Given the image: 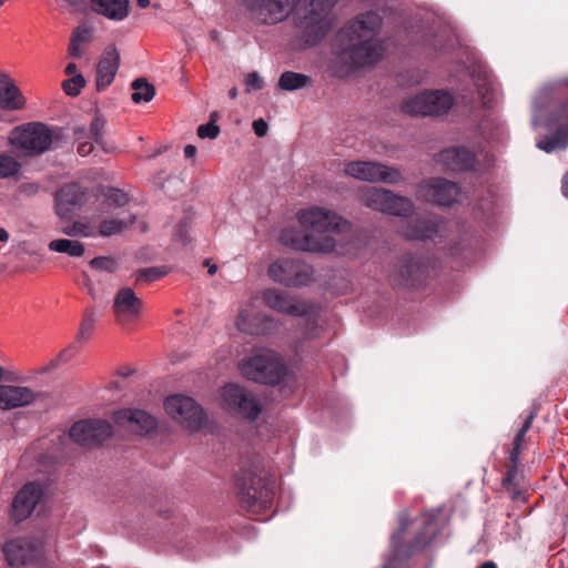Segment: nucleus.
Wrapping results in <instances>:
<instances>
[{"label": "nucleus", "mask_w": 568, "mask_h": 568, "mask_svg": "<svg viewBox=\"0 0 568 568\" xmlns=\"http://www.w3.org/2000/svg\"><path fill=\"white\" fill-rule=\"evenodd\" d=\"M337 0H311L307 6L302 0H245L253 19L273 24L283 21L295 12L298 27L306 43L315 44L329 28L328 10Z\"/></svg>", "instance_id": "1"}, {"label": "nucleus", "mask_w": 568, "mask_h": 568, "mask_svg": "<svg viewBox=\"0 0 568 568\" xmlns=\"http://www.w3.org/2000/svg\"><path fill=\"white\" fill-rule=\"evenodd\" d=\"M296 219L301 227L312 233L293 235L287 232L283 239L293 248L304 252L332 253L336 247L333 235L352 229V224L338 213L317 205L301 209Z\"/></svg>", "instance_id": "2"}, {"label": "nucleus", "mask_w": 568, "mask_h": 568, "mask_svg": "<svg viewBox=\"0 0 568 568\" xmlns=\"http://www.w3.org/2000/svg\"><path fill=\"white\" fill-rule=\"evenodd\" d=\"M382 24L375 12L358 16L338 33L342 44L336 54V63L347 69L365 67L377 62L384 52L377 38Z\"/></svg>", "instance_id": "3"}, {"label": "nucleus", "mask_w": 568, "mask_h": 568, "mask_svg": "<svg viewBox=\"0 0 568 568\" xmlns=\"http://www.w3.org/2000/svg\"><path fill=\"white\" fill-rule=\"evenodd\" d=\"M241 374L263 384H277L285 375L281 356L270 349H262L243 359L239 365Z\"/></svg>", "instance_id": "4"}, {"label": "nucleus", "mask_w": 568, "mask_h": 568, "mask_svg": "<svg viewBox=\"0 0 568 568\" xmlns=\"http://www.w3.org/2000/svg\"><path fill=\"white\" fill-rule=\"evenodd\" d=\"M52 142V131L42 123L17 126L8 135V144L22 156L41 154L50 149Z\"/></svg>", "instance_id": "5"}, {"label": "nucleus", "mask_w": 568, "mask_h": 568, "mask_svg": "<svg viewBox=\"0 0 568 568\" xmlns=\"http://www.w3.org/2000/svg\"><path fill=\"white\" fill-rule=\"evenodd\" d=\"M358 200L365 206L397 216H407L413 213V202L405 197L396 195L394 192L374 186L362 187L358 192Z\"/></svg>", "instance_id": "6"}, {"label": "nucleus", "mask_w": 568, "mask_h": 568, "mask_svg": "<svg viewBox=\"0 0 568 568\" xmlns=\"http://www.w3.org/2000/svg\"><path fill=\"white\" fill-rule=\"evenodd\" d=\"M343 172L347 176L371 183L397 184L403 181V175L398 169L375 161L346 162Z\"/></svg>", "instance_id": "7"}, {"label": "nucleus", "mask_w": 568, "mask_h": 568, "mask_svg": "<svg viewBox=\"0 0 568 568\" xmlns=\"http://www.w3.org/2000/svg\"><path fill=\"white\" fill-rule=\"evenodd\" d=\"M262 300L267 307L275 312L294 317L307 316L312 324L316 323V307L307 301L277 288L265 290L262 293Z\"/></svg>", "instance_id": "8"}, {"label": "nucleus", "mask_w": 568, "mask_h": 568, "mask_svg": "<svg viewBox=\"0 0 568 568\" xmlns=\"http://www.w3.org/2000/svg\"><path fill=\"white\" fill-rule=\"evenodd\" d=\"M221 406L233 415L255 419L261 407L255 397L237 384H226L220 390Z\"/></svg>", "instance_id": "9"}, {"label": "nucleus", "mask_w": 568, "mask_h": 568, "mask_svg": "<svg viewBox=\"0 0 568 568\" xmlns=\"http://www.w3.org/2000/svg\"><path fill=\"white\" fill-rule=\"evenodd\" d=\"M166 414L190 430L200 429L205 422V414L196 402L184 395H171L164 402Z\"/></svg>", "instance_id": "10"}, {"label": "nucleus", "mask_w": 568, "mask_h": 568, "mask_svg": "<svg viewBox=\"0 0 568 568\" xmlns=\"http://www.w3.org/2000/svg\"><path fill=\"white\" fill-rule=\"evenodd\" d=\"M268 276L276 283L290 287L304 286L312 280V268L294 258H280L267 270Z\"/></svg>", "instance_id": "11"}, {"label": "nucleus", "mask_w": 568, "mask_h": 568, "mask_svg": "<svg viewBox=\"0 0 568 568\" xmlns=\"http://www.w3.org/2000/svg\"><path fill=\"white\" fill-rule=\"evenodd\" d=\"M418 193L427 201L447 206L457 201L460 190L456 183L436 178L420 183Z\"/></svg>", "instance_id": "12"}, {"label": "nucleus", "mask_w": 568, "mask_h": 568, "mask_svg": "<svg viewBox=\"0 0 568 568\" xmlns=\"http://www.w3.org/2000/svg\"><path fill=\"white\" fill-rule=\"evenodd\" d=\"M114 423L136 435L148 434L156 428V419L145 410L123 408L113 414Z\"/></svg>", "instance_id": "13"}, {"label": "nucleus", "mask_w": 568, "mask_h": 568, "mask_svg": "<svg viewBox=\"0 0 568 568\" xmlns=\"http://www.w3.org/2000/svg\"><path fill=\"white\" fill-rule=\"evenodd\" d=\"M143 303L130 287H123L115 294L112 312L115 321L121 325H128L139 318Z\"/></svg>", "instance_id": "14"}, {"label": "nucleus", "mask_w": 568, "mask_h": 568, "mask_svg": "<svg viewBox=\"0 0 568 568\" xmlns=\"http://www.w3.org/2000/svg\"><path fill=\"white\" fill-rule=\"evenodd\" d=\"M43 486L39 483L26 484L17 494L12 503L14 520L27 519L34 510L43 496Z\"/></svg>", "instance_id": "15"}, {"label": "nucleus", "mask_w": 568, "mask_h": 568, "mask_svg": "<svg viewBox=\"0 0 568 568\" xmlns=\"http://www.w3.org/2000/svg\"><path fill=\"white\" fill-rule=\"evenodd\" d=\"M120 65V53L114 45L104 49L97 65V88L105 90L114 80Z\"/></svg>", "instance_id": "16"}, {"label": "nucleus", "mask_w": 568, "mask_h": 568, "mask_svg": "<svg viewBox=\"0 0 568 568\" xmlns=\"http://www.w3.org/2000/svg\"><path fill=\"white\" fill-rule=\"evenodd\" d=\"M36 400V393L27 386L0 385V409L11 410Z\"/></svg>", "instance_id": "17"}, {"label": "nucleus", "mask_w": 568, "mask_h": 568, "mask_svg": "<svg viewBox=\"0 0 568 568\" xmlns=\"http://www.w3.org/2000/svg\"><path fill=\"white\" fill-rule=\"evenodd\" d=\"M242 486L246 489V495L253 506L258 504L261 507H266L273 498V488L263 481L262 475L256 473L244 475Z\"/></svg>", "instance_id": "18"}, {"label": "nucleus", "mask_w": 568, "mask_h": 568, "mask_svg": "<svg viewBox=\"0 0 568 568\" xmlns=\"http://www.w3.org/2000/svg\"><path fill=\"white\" fill-rule=\"evenodd\" d=\"M424 274V266L413 257L399 260L390 274V278L396 285H415Z\"/></svg>", "instance_id": "19"}, {"label": "nucleus", "mask_w": 568, "mask_h": 568, "mask_svg": "<svg viewBox=\"0 0 568 568\" xmlns=\"http://www.w3.org/2000/svg\"><path fill=\"white\" fill-rule=\"evenodd\" d=\"M134 222L132 214L116 217H105L99 215L90 221L91 225L95 229V235L112 236L120 234Z\"/></svg>", "instance_id": "20"}, {"label": "nucleus", "mask_w": 568, "mask_h": 568, "mask_svg": "<svg viewBox=\"0 0 568 568\" xmlns=\"http://www.w3.org/2000/svg\"><path fill=\"white\" fill-rule=\"evenodd\" d=\"M83 192L77 184L63 186L57 194V214L61 217H68L74 209L81 204Z\"/></svg>", "instance_id": "21"}, {"label": "nucleus", "mask_w": 568, "mask_h": 568, "mask_svg": "<svg viewBox=\"0 0 568 568\" xmlns=\"http://www.w3.org/2000/svg\"><path fill=\"white\" fill-rule=\"evenodd\" d=\"M24 105V99L19 88L11 78L0 73V108L3 110H20Z\"/></svg>", "instance_id": "22"}, {"label": "nucleus", "mask_w": 568, "mask_h": 568, "mask_svg": "<svg viewBox=\"0 0 568 568\" xmlns=\"http://www.w3.org/2000/svg\"><path fill=\"white\" fill-rule=\"evenodd\" d=\"M129 0H91L92 10L112 21H122L129 16Z\"/></svg>", "instance_id": "23"}, {"label": "nucleus", "mask_w": 568, "mask_h": 568, "mask_svg": "<svg viewBox=\"0 0 568 568\" xmlns=\"http://www.w3.org/2000/svg\"><path fill=\"white\" fill-rule=\"evenodd\" d=\"M437 161L452 171H463L473 165L474 156L464 148H450L442 151Z\"/></svg>", "instance_id": "24"}, {"label": "nucleus", "mask_w": 568, "mask_h": 568, "mask_svg": "<svg viewBox=\"0 0 568 568\" xmlns=\"http://www.w3.org/2000/svg\"><path fill=\"white\" fill-rule=\"evenodd\" d=\"M568 146V118L565 119L559 128L551 135L537 142V148L550 153L556 150H564Z\"/></svg>", "instance_id": "25"}, {"label": "nucleus", "mask_w": 568, "mask_h": 568, "mask_svg": "<svg viewBox=\"0 0 568 568\" xmlns=\"http://www.w3.org/2000/svg\"><path fill=\"white\" fill-rule=\"evenodd\" d=\"M4 552L9 565L21 566L24 565L29 559L31 549L27 541L22 539H16L6 544Z\"/></svg>", "instance_id": "26"}, {"label": "nucleus", "mask_w": 568, "mask_h": 568, "mask_svg": "<svg viewBox=\"0 0 568 568\" xmlns=\"http://www.w3.org/2000/svg\"><path fill=\"white\" fill-rule=\"evenodd\" d=\"M427 93V106L434 109V113L430 115H442L447 113L453 104L454 99L452 94L444 90L426 91Z\"/></svg>", "instance_id": "27"}, {"label": "nucleus", "mask_w": 568, "mask_h": 568, "mask_svg": "<svg viewBox=\"0 0 568 568\" xmlns=\"http://www.w3.org/2000/svg\"><path fill=\"white\" fill-rule=\"evenodd\" d=\"M260 318L253 305H246L241 308L236 318V327L247 334H256L260 332Z\"/></svg>", "instance_id": "28"}, {"label": "nucleus", "mask_w": 568, "mask_h": 568, "mask_svg": "<svg viewBox=\"0 0 568 568\" xmlns=\"http://www.w3.org/2000/svg\"><path fill=\"white\" fill-rule=\"evenodd\" d=\"M400 109L404 113L409 115H429L434 113V109H428L427 106V93L426 91L416 94L414 97L407 98L403 101Z\"/></svg>", "instance_id": "29"}, {"label": "nucleus", "mask_w": 568, "mask_h": 568, "mask_svg": "<svg viewBox=\"0 0 568 568\" xmlns=\"http://www.w3.org/2000/svg\"><path fill=\"white\" fill-rule=\"evenodd\" d=\"M312 84V80L304 73L285 71L278 79V88L284 91H295Z\"/></svg>", "instance_id": "30"}, {"label": "nucleus", "mask_w": 568, "mask_h": 568, "mask_svg": "<svg viewBox=\"0 0 568 568\" xmlns=\"http://www.w3.org/2000/svg\"><path fill=\"white\" fill-rule=\"evenodd\" d=\"M49 250L58 253H64L72 257H80L84 254V244L68 239H57L49 243Z\"/></svg>", "instance_id": "31"}, {"label": "nucleus", "mask_w": 568, "mask_h": 568, "mask_svg": "<svg viewBox=\"0 0 568 568\" xmlns=\"http://www.w3.org/2000/svg\"><path fill=\"white\" fill-rule=\"evenodd\" d=\"M436 233V225L426 221H416L414 225H408L403 230V235L412 240L432 239Z\"/></svg>", "instance_id": "32"}, {"label": "nucleus", "mask_w": 568, "mask_h": 568, "mask_svg": "<svg viewBox=\"0 0 568 568\" xmlns=\"http://www.w3.org/2000/svg\"><path fill=\"white\" fill-rule=\"evenodd\" d=\"M91 429V420H80L71 427L69 436L78 444L92 445L94 443Z\"/></svg>", "instance_id": "33"}, {"label": "nucleus", "mask_w": 568, "mask_h": 568, "mask_svg": "<svg viewBox=\"0 0 568 568\" xmlns=\"http://www.w3.org/2000/svg\"><path fill=\"white\" fill-rule=\"evenodd\" d=\"M476 87L483 99V103L485 105L490 104L497 90L494 78L489 73L484 72L483 77H478L476 80Z\"/></svg>", "instance_id": "34"}, {"label": "nucleus", "mask_w": 568, "mask_h": 568, "mask_svg": "<svg viewBox=\"0 0 568 568\" xmlns=\"http://www.w3.org/2000/svg\"><path fill=\"white\" fill-rule=\"evenodd\" d=\"M132 100L135 103L149 102L155 94L154 87L143 79H136L132 82Z\"/></svg>", "instance_id": "35"}, {"label": "nucleus", "mask_w": 568, "mask_h": 568, "mask_svg": "<svg viewBox=\"0 0 568 568\" xmlns=\"http://www.w3.org/2000/svg\"><path fill=\"white\" fill-rule=\"evenodd\" d=\"M21 170V163L8 153H0V180L14 178Z\"/></svg>", "instance_id": "36"}, {"label": "nucleus", "mask_w": 568, "mask_h": 568, "mask_svg": "<svg viewBox=\"0 0 568 568\" xmlns=\"http://www.w3.org/2000/svg\"><path fill=\"white\" fill-rule=\"evenodd\" d=\"M92 426V436H93V443H101L104 439L109 438L112 435V427L111 425L102 419H92L91 420Z\"/></svg>", "instance_id": "37"}, {"label": "nucleus", "mask_w": 568, "mask_h": 568, "mask_svg": "<svg viewBox=\"0 0 568 568\" xmlns=\"http://www.w3.org/2000/svg\"><path fill=\"white\" fill-rule=\"evenodd\" d=\"M62 232L69 236H95V229L91 225V223L85 222H74L72 225L65 226L62 229Z\"/></svg>", "instance_id": "38"}, {"label": "nucleus", "mask_w": 568, "mask_h": 568, "mask_svg": "<svg viewBox=\"0 0 568 568\" xmlns=\"http://www.w3.org/2000/svg\"><path fill=\"white\" fill-rule=\"evenodd\" d=\"M95 321L97 320L93 312H87L83 315L80 329L77 336L79 341H85L91 336L95 326Z\"/></svg>", "instance_id": "39"}, {"label": "nucleus", "mask_w": 568, "mask_h": 568, "mask_svg": "<svg viewBox=\"0 0 568 568\" xmlns=\"http://www.w3.org/2000/svg\"><path fill=\"white\" fill-rule=\"evenodd\" d=\"M85 85V79L82 74H75L65 80L62 84L64 92L68 95L75 97L80 93L81 89Z\"/></svg>", "instance_id": "40"}, {"label": "nucleus", "mask_w": 568, "mask_h": 568, "mask_svg": "<svg viewBox=\"0 0 568 568\" xmlns=\"http://www.w3.org/2000/svg\"><path fill=\"white\" fill-rule=\"evenodd\" d=\"M516 477L517 470L514 467L507 473V476L503 479V487L508 491L513 500H518L521 496L520 490L514 484Z\"/></svg>", "instance_id": "41"}, {"label": "nucleus", "mask_w": 568, "mask_h": 568, "mask_svg": "<svg viewBox=\"0 0 568 568\" xmlns=\"http://www.w3.org/2000/svg\"><path fill=\"white\" fill-rule=\"evenodd\" d=\"M92 33H93V29L89 26H80L78 27L72 36H71V40L72 42L74 43H79V44H85V43H89L92 39Z\"/></svg>", "instance_id": "42"}, {"label": "nucleus", "mask_w": 568, "mask_h": 568, "mask_svg": "<svg viewBox=\"0 0 568 568\" xmlns=\"http://www.w3.org/2000/svg\"><path fill=\"white\" fill-rule=\"evenodd\" d=\"M104 124L105 121L100 116H94L90 124V135L97 144H102Z\"/></svg>", "instance_id": "43"}, {"label": "nucleus", "mask_w": 568, "mask_h": 568, "mask_svg": "<svg viewBox=\"0 0 568 568\" xmlns=\"http://www.w3.org/2000/svg\"><path fill=\"white\" fill-rule=\"evenodd\" d=\"M215 118V114H212V121L206 123V124H202L197 128V135L201 138V139H215L217 138L219 133H220V128L214 124V121L213 119Z\"/></svg>", "instance_id": "44"}, {"label": "nucleus", "mask_w": 568, "mask_h": 568, "mask_svg": "<svg viewBox=\"0 0 568 568\" xmlns=\"http://www.w3.org/2000/svg\"><path fill=\"white\" fill-rule=\"evenodd\" d=\"M105 199L109 202V204L114 205L116 207L124 206L129 201L128 195L118 189H110L105 193Z\"/></svg>", "instance_id": "45"}, {"label": "nucleus", "mask_w": 568, "mask_h": 568, "mask_svg": "<svg viewBox=\"0 0 568 568\" xmlns=\"http://www.w3.org/2000/svg\"><path fill=\"white\" fill-rule=\"evenodd\" d=\"M72 357L71 347L63 349L58 354L55 358H53L47 366H44L41 371L49 372L58 367L61 363L68 362Z\"/></svg>", "instance_id": "46"}, {"label": "nucleus", "mask_w": 568, "mask_h": 568, "mask_svg": "<svg viewBox=\"0 0 568 568\" xmlns=\"http://www.w3.org/2000/svg\"><path fill=\"white\" fill-rule=\"evenodd\" d=\"M90 265L93 268L113 272L115 270V262L110 257H95L91 260Z\"/></svg>", "instance_id": "47"}, {"label": "nucleus", "mask_w": 568, "mask_h": 568, "mask_svg": "<svg viewBox=\"0 0 568 568\" xmlns=\"http://www.w3.org/2000/svg\"><path fill=\"white\" fill-rule=\"evenodd\" d=\"M263 85V79L257 72H251L246 75L245 87L247 92L261 90Z\"/></svg>", "instance_id": "48"}, {"label": "nucleus", "mask_w": 568, "mask_h": 568, "mask_svg": "<svg viewBox=\"0 0 568 568\" xmlns=\"http://www.w3.org/2000/svg\"><path fill=\"white\" fill-rule=\"evenodd\" d=\"M525 435H526V433H521V429H519V432L517 433V435L515 437V442H514L515 447H514V450L510 453V459L514 463L517 462L519 448L524 440Z\"/></svg>", "instance_id": "49"}, {"label": "nucleus", "mask_w": 568, "mask_h": 568, "mask_svg": "<svg viewBox=\"0 0 568 568\" xmlns=\"http://www.w3.org/2000/svg\"><path fill=\"white\" fill-rule=\"evenodd\" d=\"M253 130L257 136L262 138L266 135L268 125L263 119H258L253 122Z\"/></svg>", "instance_id": "50"}, {"label": "nucleus", "mask_w": 568, "mask_h": 568, "mask_svg": "<svg viewBox=\"0 0 568 568\" xmlns=\"http://www.w3.org/2000/svg\"><path fill=\"white\" fill-rule=\"evenodd\" d=\"M166 274V271L163 270V268H160V267H152V268H148L145 272H144V276L149 280V281H155L160 277H162L163 275Z\"/></svg>", "instance_id": "51"}, {"label": "nucleus", "mask_w": 568, "mask_h": 568, "mask_svg": "<svg viewBox=\"0 0 568 568\" xmlns=\"http://www.w3.org/2000/svg\"><path fill=\"white\" fill-rule=\"evenodd\" d=\"M176 237L180 242H182L183 244L187 243L190 241V236H189V226L186 223H181L179 225V229L176 231Z\"/></svg>", "instance_id": "52"}, {"label": "nucleus", "mask_w": 568, "mask_h": 568, "mask_svg": "<svg viewBox=\"0 0 568 568\" xmlns=\"http://www.w3.org/2000/svg\"><path fill=\"white\" fill-rule=\"evenodd\" d=\"M92 150H93V145L91 142H83V143H80L78 146V152L82 156L89 155L92 152Z\"/></svg>", "instance_id": "53"}, {"label": "nucleus", "mask_w": 568, "mask_h": 568, "mask_svg": "<svg viewBox=\"0 0 568 568\" xmlns=\"http://www.w3.org/2000/svg\"><path fill=\"white\" fill-rule=\"evenodd\" d=\"M69 53H70L72 57H74V58H79V57H81V54H82V51H81V44H79V43H74V42H72V40L70 39Z\"/></svg>", "instance_id": "54"}, {"label": "nucleus", "mask_w": 568, "mask_h": 568, "mask_svg": "<svg viewBox=\"0 0 568 568\" xmlns=\"http://www.w3.org/2000/svg\"><path fill=\"white\" fill-rule=\"evenodd\" d=\"M435 532H436L435 528L427 530L426 536L423 539H419L418 544L426 545L427 542H429L433 539V537L435 536Z\"/></svg>", "instance_id": "55"}, {"label": "nucleus", "mask_w": 568, "mask_h": 568, "mask_svg": "<svg viewBox=\"0 0 568 568\" xmlns=\"http://www.w3.org/2000/svg\"><path fill=\"white\" fill-rule=\"evenodd\" d=\"M561 193L568 199V172L565 173L561 179Z\"/></svg>", "instance_id": "56"}, {"label": "nucleus", "mask_w": 568, "mask_h": 568, "mask_svg": "<svg viewBox=\"0 0 568 568\" xmlns=\"http://www.w3.org/2000/svg\"><path fill=\"white\" fill-rule=\"evenodd\" d=\"M196 154V148L192 144H189L184 148V155L187 159L194 158Z\"/></svg>", "instance_id": "57"}, {"label": "nucleus", "mask_w": 568, "mask_h": 568, "mask_svg": "<svg viewBox=\"0 0 568 568\" xmlns=\"http://www.w3.org/2000/svg\"><path fill=\"white\" fill-rule=\"evenodd\" d=\"M9 240H10L9 232L6 229L0 227V244H6L9 242Z\"/></svg>", "instance_id": "58"}, {"label": "nucleus", "mask_w": 568, "mask_h": 568, "mask_svg": "<svg viewBox=\"0 0 568 568\" xmlns=\"http://www.w3.org/2000/svg\"><path fill=\"white\" fill-rule=\"evenodd\" d=\"M532 419H534V415L532 414L527 417V419L525 420V423L523 424V426L520 428L521 433H527L529 430V428L531 426V423H532Z\"/></svg>", "instance_id": "59"}, {"label": "nucleus", "mask_w": 568, "mask_h": 568, "mask_svg": "<svg viewBox=\"0 0 568 568\" xmlns=\"http://www.w3.org/2000/svg\"><path fill=\"white\" fill-rule=\"evenodd\" d=\"M65 73H67L68 75H71V77H73V75L78 74V73H77V64H75V63H73V62L69 63V64L65 67Z\"/></svg>", "instance_id": "60"}, {"label": "nucleus", "mask_w": 568, "mask_h": 568, "mask_svg": "<svg viewBox=\"0 0 568 568\" xmlns=\"http://www.w3.org/2000/svg\"><path fill=\"white\" fill-rule=\"evenodd\" d=\"M478 568H497V566L493 561H486L483 565H480Z\"/></svg>", "instance_id": "61"}, {"label": "nucleus", "mask_w": 568, "mask_h": 568, "mask_svg": "<svg viewBox=\"0 0 568 568\" xmlns=\"http://www.w3.org/2000/svg\"><path fill=\"white\" fill-rule=\"evenodd\" d=\"M140 8H146L150 4V0H136Z\"/></svg>", "instance_id": "62"}, {"label": "nucleus", "mask_w": 568, "mask_h": 568, "mask_svg": "<svg viewBox=\"0 0 568 568\" xmlns=\"http://www.w3.org/2000/svg\"><path fill=\"white\" fill-rule=\"evenodd\" d=\"M435 516H436V515H435V514H432V513H429V514H427V515H426V518H425V520H424V521L427 524V528L429 527V521H430V520H433V519L435 518Z\"/></svg>", "instance_id": "63"}, {"label": "nucleus", "mask_w": 568, "mask_h": 568, "mask_svg": "<svg viewBox=\"0 0 568 568\" xmlns=\"http://www.w3.org/2000/svg\"><path fill=\"white\" fill-rule=\"evenodd\" d=\"M229 97L231 99H235L237 97V89L236 88H232L230 91H229Z\"/></svg>", "instance_id": "64"}]
</instances>
